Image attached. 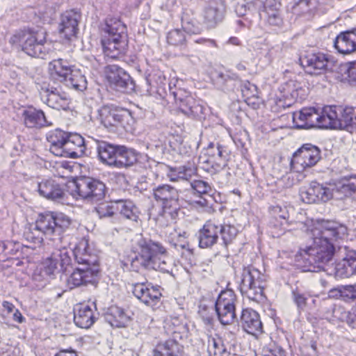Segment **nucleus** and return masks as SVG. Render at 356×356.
<instances>
[{
  "label": "nucleus",
  "mask_w": 356,
  "mask_h": 356,
  "mask_svg": "<svg viewBox=\"0 0 356 356\" xmlns=\"http://www.w3.org/2000/svg\"><path fill=\"white\" fill-rule=\"evenodd\" d=\"M49 74L51 80L64 83L67 86L78 91L87 88V81L81 70L71 65L67 60L58 58L49 63Z\"/></svg>",
  "instance_id": "nucleus-6"
},
{
  "label": "nucleus",
  "mask_w": 356,
  "mask_h": 356,
  "mask_svg": "<svg viewBox=\"0 0 356 356\" xmlns=\"http://www.w3.org/2000/svg\"><path fill=\"white\" fill-rule=\"evenodd\" d=\"M286 97L291 96L293 99H302L305 96L304 90L300 84L296 81L290 80L283 86Z\"/></svg>",
  "instance_id": "nucleus-44"
},
{
  "label": "nucleus",
  "mask_w": 356,
  "mask_h": 356,
  "mask_svg": "<svg viewBox=\"0 0 356 356\" xmlns=\"http://www.w3.org/2000/svg\"><path fill=\"white\" fill-rule=\"evenodd\" d=\"M241 92L248 104H254L255 100H258L257 87L249 81H246L242 85Z\"/></svg>",
  "instance_id": "nucleus-47"
},
{
  "label": "nucleus",
  "mask_w": 356,
  "mask_h": 356,
  "mask_svg": "<svg viewBox=\"0 0 356 356\" xmlns=\"http://www.w3.org/2000/svg\"><path fill=\"white\" fill-rule=\"evenodd\" d=\"M70 218L62 213L40 215L35 224L26 228L24 237L33 244L30 245L33 249L40 247L43 236L52 241L55 245H58L63 233L70 227Z\"/></svg>",
  "instance_id": "nucleus-3"
},
{
  "label": "nucleus",
  "mask_w": 356,
  "mask_h": 356,
  "mask_svg": "<svg viewBox=\"0 0 356 356\" xmlns=\"http://www.w3.org/2000/svg\"><path fill=\"white\" fill-rule=\"evenodd\" d=\"M22 117L24 124L29 128H40L51 124L48 122L44 112L41 110L33 108L24 110Z\"/></svg>",
  "instance_id": "nucleus-32"
},
{
  "label": "nucleus",
  "mask_w": 356,
  "mask_h": 356,
  "mask_svg": "<svg viewBox=\"0 0 356 356\" xmlns=\"http://www.w3.org/2000/svg\"><path fill=\"white\" fill-rule=\"evenodd\" d=\"M171 325H175V322L167 321V322H165V325H164V329H165L167 330V332L168 334H171L179 332V327H175V328L170 330V327Z\"/></svg>",
  "instance_id": "nucleus-63"
},
{
  "label": "nucleus",
  "mask_w": 356,
  "mask_h": 356,
  "mask_svg": "<svg viewBox=\"0 0 356 356\" xmlns=\"http://www.w3.org/2000/svg\"><path fill=\"white\" fill-rule=\"evenodd\" d=\"M208 353L209 356H229L230 353L223 343L222 340L218 337H209L208 339Z\"/></svg>",
  "instance_id": "nucleus-40"
},
{
  "label": "nucleus",
  "mask_w": 356,
  "mask_h": 356,
  "mask_svg": "<svg viewBox=\"0 0 356 356\" xmlns=\"http://www.w3.org/2000/svg\"><path fill=\"white\" fill-rule=\"evenodd\" d=\"M181 26L185 32L190 34H199L202 31V26L197 20L186 13L181 17Z\"/></svg>",
  "instance_id": "nucleus-42"
},
{
  "label": "nucleus",
  "mask_w": 356,
  "mask_h": 356,
  "mask_svg": "<svg viewBox=\"0 0 356 356\" xmlns=\"http://www.w3.org/2000/svg\"><path fill=\"white\" fill-rule=\"evenodd\" d=\"M47 140L49 143V151L55 156L75 159L85 153V140L76 133L57 129L47 134Z\"/></svg>",
  "instance_id": "nucleus-5"
},
{
  "label": "nucleus",
  "mask_w": 356,
  "mask_h": 356,
  "mask_svg": "<svg viewBox=\"0 0 356 356\" xmlns=\"http://www.w3.org/2000/svg\"><path fill=\"white\" fill-rule=\"evenodd\" d=\"M81 15L74 10H67L60 16L59 33L62 37L70 40L78 31V24Z\"/></svg>",
  "instance_id": "nucleus-21"
},
{
  "label": "nucleus",
  "mask_w": 356,
  "mask_h": 356,
  "mask_svg": "<svg viewBox=\"0 0 356 356\" xmlns=\"http://www.w3.org/2000/svg\"><path fill=\"white\" fill-rule=\"evenodd\" d=\"M98 273L99 270L96 265L78 267L67 280V285L70 289L86 285L92 282Z\"/></svg>",
  "instance_id": "nucleus-20"
},
{
  "label": "nucleus",
  "mask_w": 356,
  "mask_h": 356,
  "mask_svg": "<svg viewBox=\"0 0 356 356\" xmlns=\"http://www.w3.org/2000/svg\"><path fill=\"white\" fill-rule=\"evenodd\" d=\"M225 13L226 5L224 0H209L202 12L204 23L209 29L215 28L222 22Z\"/></svg>",
  "instance_id": "nucleus-17"
},
{
  "label": "nucleus",
  "mask_w": 356,
  "mask_h": 356,
  "mask_svg": "<svg viewBox=\"0 0 356 356\" xmlns=\"http://www.w3.org/2000/svg\"><path fill=\"white\" fill-rule=\"evenodd\" d=\"M118 147V145H113L106 142L98 143L97 149L101 161L108 165L113 166Z\"/></svg>",
  "instance_id": "nucleus-37"
},
{
  "label": "nucleus",
  "mask_w": 356,
  "mask_h": 356,
  "mask_svg": "<svg viewBox=\"0 0 356 356\" xmlns=\"http://www.w3.org/2000/svg\"><path fill=\"white\" fill-rule=\"evenodd\" d=\"M137 160V153L135 150L118 145L113 166L119 168H128L133 165Z\"/></svg>",
  "instance_id": "nucleus-31"
},
{
  "label": "nucleus",
  "mask_w": 356,
  "mask_h": 356,
  "mask_svg": "<svg viewBox=\"0 0 356 356\" xmlns=\"http://www.w3.org/2000/svg\"><path fill=\"white\" fill-rule=\"evenodd\" d=\"M312 186L314 188L316 197H317V202H327L334 196L333 188L325 186L316 181H312Z\"/></svg>",
  "instance_id": "nucleus-45"
},
{
  "label": "nucleus",
  "mask_w": 356,
  "mask_h": 356,
  "mask_svg": "<svg viewBox=\"0 0 356 356\" xmlns=\"http://www.w3.org/2000/svg\"><path fill=\"white\" fill-rule=\"evenodd\" d=\"M88 242L85 240L81 241L72 250L75 260L79 264L83 266H92L97 262L95 256L90 254L88 251Z\"/></svg>",
  "instance_id": "nucleus-35"
},
{
  "label": "nucleus",
  "mask_w": 356,
  "mask_h": 356,
  "mask_svg": "<svg viewBox=\"0 0 356 356\" xmlns=\"http://www.w3.org/2000/svg\"><path fill=\"white\" fill-rule=\"evenodd\" d=\"M348 82L356 85V60L350 62L347 70Z\"/></svg>",
  "instance_id": "nucleus-59"
},
{
  "label": "nucleus",
  "mask_w": 356,
  "mask_h": 356,
  "mask_svg": "<svg viewBox=\"0 0 356 356\" xmlns=\"http://www.w3.org/2000/svg\"><path fill=\"white\" fill-rule=\"evenodd\" d=\"M266 22L267 24L271 26L280 28L283 24V19L281 15V11L280 10H270V12H266Z\"/></svg>",
  "instance_id": "nucleus-50"
},
{
  "label": "nucleus",
  "mask_w": 356,
  "mask_h": 356,
  "mask_svg": "<svg viewBox=\"0 0 356 356\" xmlns=\"http://www.w3.org/2000/svg\"><path fill=\"white\" fill-rule=\"evenodd\" d=\"M236 297L231 289L222 291L216 301L215 309L220 322L222 325H229L236 318Z\"/></svg>",
  "instance_id": "nucleus-15"
},
{
  "label": "nucleus",
  "mask_w": 356,
  "mask_h": 356,
  "mask_svg": "<svg viewBox=\"0 0 356 356\" xmlns=\"http://www.w3.org/2000/svg\"><path fill=\"white\" fill-rule=\"evenodd\" d=\"M137 246L135 254L131 259V266L134 270L138 271L144 268L166 273H172L174 262L161 243L140 238Z\"/></svg>",
  "instance_id": "nucleus-2"
},
{
  "label": "nucleus",
  "mask_w": 356,
  "mask_h": 356,
  "mask_svg": "<svg viewBox=\"0 0 356 356\" xmlns=\"http://www.w3.org/2000/svg\"><path fill=\"white\" fill-rule=\"evenodd\" d=\"M268 277L252 266L244 267L241 274L240 289L250 300L260 302L264 300V289Z\"/></svg>",
  "instance_id": "nucleus-8"
},
{
  "label": "nucleus",
  "mask_w": 356,
  "mask_h": 356,
  "mask_svg": "<svg viewBox=\"0 0 356 356\" xmlns=\"http://www.w3.org/2000/svg\"><path fill=\"white\" fill-rule=\"evenodd\" d=\"M42 95L44 102L51 108L57 110L66 109L68 107L70 99L68 95L56 87H48Z\"/></svg>",
  "instance_id": "nucleus-22"
},
{
  "label": "nucleus",
  "mask_w": 356,
  "mask_h": 356,
  "mask_svg": "<svg viewBox=\"0 0 356 356\" xmlns=\"http://www.w3.org/2000/svg\"><path fill=\"white\" fill-rule=\"evenodd\" d=\"M61 241L58 243H60ZM58 247L59 245H56ZM72 250H67L65 248H58L51 254V259L54 261L60 270H66V268L71 264L70 254Z\"/></svg>",
  "instance_id": "nucleus-38"
},
{
  "label": "nucleus",
  "mask_w": 356,
  "mask_h": 356,
  "mask_svg": "<svg viewBox=\"0 0 356 356\" xmlns=\"http://www.w3.org/2000/svg\"><path fill=\"white\" fill-rule=\"evenodd\" d=\"M218 228L220 229L219 234H220L224 246L226 248L235 238L238 230L234 225L227 224L218 225Z\"/></svg>",
  "instance_id": "nucleus-46"
},
{
  "label": "nucleus",
  "mask_w": 356,
  "mask_h": 356,
  "mask_svg": "<svg viewBox=\"0 0 356 356\" xmlns=\"http://www.w3.org/2000/svg\"><path fill=\"white\" fill-rule=\"evenodd\" d=\"M40 195L51 200H61L65 195L63 189L55 181L44 180L38 184Z\"/></svg>",
  "instance_id": "nucleus-29"
},
{
  "label": "nucleus",
  "mask_w": 356,
  "mask_h": 356,
  "mask_svg": "<svg viewBox=\"0 0 356 356\" xmlns=\"http://www.w3.org/2000/svg\"><path fill=\"white\" fill-rule=\"evenodd\" d=\"M196 172L193 166H179L175 169H172L168 175L170 181H175L179 179H188L191 177Z\"/></svg>",
  "instance_id": "nucleus-43"
},
{
  "label": "nucleus",
  "mask_w": 356,
  "mask_h": 356,
  "mask_svg": "<svg viewBox=\"0 0 356 356\" xmlns=\"http://www.w3.org/2000/svg\"><path fill=\"white\" fill-rule=\"evenodd\" d=\"M205 154L219 165H225L229 156L226 148L218 143H209L205 149Z\"/></svg>",
  "instance_id": "nucleus-36"
},
{
  "label": "nucleus",
  "mask_w": 356,
  "mask_h": 356,
  "mask_svg": "<svg viewBox=\"0 0 356 356\" xmlns=\"http://www.w3.org/2000/svg\"><path fill=\"white\" fill-rule=\"evenodd\" d=\"M300 196L302 202L307 204L317 203V197H316L312 183L307 188L300 191Z\"/></svg>",
  "instance_id": "nucleus-54"
},
{
  "label": "nucleus",
  "mask_w": 356,
  "mask_h": 356,
  "mask_svg": "<svg viewBox=\"0 0 356 356\" xmlns=\"http://www.w3.org/2000/svg\"><path fill=\"white\" fill-rule=\"evenodd\" d=\"M292 298L298 309H303L305 307L308 298L307 294L295 289L292 291Z\"/></svg>",
  "instance_id": "nucleus-56"
},
{
  "label": "nucleus",
  "mask_w": 356,
  "mask_h": 356,
  "mask_svg": "<svg viewBox=\"0 0 356 356\" xmlns=\"http://www.w3.org/2000/svg\"><path fill=\"white\" fill-rule=\"evenodd\" d=\"M102 44L106 56L115 59L122 56L127 49L126 26L115 17L106 18L101 26Z\"/></svg>",
  "instance_id": "nucleus-4"
},
{
  "label": "nucleus",
  "mask_w": 356,
  "mask_h": 356,
  "mask_svg": "<svg viewBox=\"0 0 356 356\" xmlns=\"http://www.w3.org/2000/svg\"><path fill=\"white\" fill-rule=\"evenodd\" d=\"M334 196L337 199L351 197L356 198V177L343 179L333 188Z\"/></svg>",
  "instance_id": "nucleus-33"
},
{
  "label": "nucleus",
  "mask_w": 356,
  "mask_h": 356,
  "mask_svg": "<svg viewBox=\"0 0 356 356\" xmlns=\"http://www.w3.org/2000/svg\"><path fill=\"white\" fill-rule=\"evenodd\" d=\"M116 211L127 219L136 220L137 218V209L134 204L133 202L129 200H119L115 201Z\"/></svg>",
  "instance_id": "nucleus-39"
},
{
  "label": "nucleus",
  "mask_w": 356,
  "mask_h": 356,
  "mask_svg": "<svg viewBox=\"0 0 356 356\" xmlns=\"http://www.w3.org/2000/svg\"><path fill=\"white\" fill-rule=\"evenodd\" d=\"M330 296L341 298L345 301L355 300L356 299V284L341 286L331 289Z\"/></svg>",
  "instance_id": "nucleus-41"
},
{
  "label": "nucleus",
  "mask_w": 356,
  "mask_h": 356,
  "mask_svg": "<svg viewBox=\"0 0 356 356\" xmlns=\"http://www.w3.org/2000/svg\"><path fill=\"white\" fill-rule=\"evenodd\" d=\"M300 61L307 73L318 75L326 72L329 59L327 56L318 52L308 54L301 57Z\"/></svg>",
  "instance_id": "nucleus-19"
},
{
  "label": "nucleus",
  "mask_w": 356,
  "mask_h": 356,
  "mask_svg": "<svg viewBox=\"0 0 356 356\" xmlns=\"http://www.w3.org/2000/svg\"><path fill=\"white\" fill-rule=\"evenodd\" d=\"M153 195L161 204L164 216L175 220L180 207L177 189L169 184H161L153 189Z\"/></svg>",
  "instance_id": "nucleus-10"
},
{
  "label": "nucleus",
  "mask_w": 356,
  "mask_h": 356,
  "mask_svg": "<svg viewBox=\"0 0 356 356\" xmlns=\"http://www.w3.org/2000/svg\"><path fill=\"white\" fill-rule=\"evenodd\" d=\"M185 40L184 31L180 29L172 30L168 32L167 35L168 43L175 46L182 44Z\"/></svg>",
  "instance_id": "nucleus-51"
},
{
  "label": "nucleus",
  "mask_w": 356,
  "mask_h": 356,
  "mask_svg": "<svg viewBox=\"0 0 356 356\" xmlns=\"http://www.w3.org/2000/svg\"><path fill=\"white\" fill-rule=\"evenodd\" d=\"M55 356H77L74 350H63L58 353Z\"/></svg>",
  "instance_id": "nucleus-64"
},
{
  "label": "nucleus",
  "mask_w": 356,
  "mask_h": 356,
  "mask_svg": "<svg viewBox=\"0 0 356 356\" xmlns=\"http://www.w3.org/2000/svg\"><path fill=\"white\" fill-rule=\"evenodd\" d=\"M105 321L114 327H124L130 322L131 316L124 309L112 306L104 315Z\"/></svg>",
  "instance_id": "nucleus-27"
},
{
  "label": "nucleus",
  "mask_w": 356,
  "mask_h": 356,
  "mask_svg": "<svg viewBox=\"0 0 356 356\" xmlns=\"http://www.w3.org/2000/svg\"><path fill=\"white\" fill-rule=\"evenodd\" d=\"M149 80L154 83L159 89L165 90L167 80L163 73L161 71H155L149 75Z\"/></svg>",
  "instance_id": "nucleus-55"
},
{
  "label": "nucleus",
  "mask_w": 356,
  "mask_h": 356,
  "mask_svg": "<svg viewBox=\"0 0 356 356\" xmlns=\"http://www.w3.org/2000/svg\"><path fill=\"white\" fill-rule=\"evenodd\" d=\"M191 186L193 191L199 195L207 194L212 191L209 184L203 180H193L191 182Z\"/></svg>",
  "instance_id": "nucleus-53"
},
{
  "label": "nucleus",
  "mask_w": 356,
  "mask_h": 356,
  "mask_svg": "<svg viewBox=\"0 0 356 356\" xmlns=\"http://www.w3.org/2000/svg\"><path fill=\"white\" fill-rule=\"evenodd\" d=\"M169 96L172 97L180 111L189 117L201 119L204 118L205 108L200 100H196L191 94L181 88L172 90L170 85H168ZM168 96V94H166Z\"/></svg>",
  "instance_id": "nucleus-12"
},
{
  "label": "nucleus",
  "mask_w": 356,
  "mask_h": 356,
  "mask_svg": "<svg viewBox=\"0 0 356 356\" xmlns=\"http://www.w3.org/2000/svg\"><path fill=\"white\" fill-rule=\"evenodd\" d=\"M321 159V151L312 144L303 145L296 151L291 161V170L300 174L299 180L305 178L302 172L307 168L314 166Z\"/></svg>",
  "instance_id": "nucleus-11"
},
{
  "label": "nucleus",
  "mask_w": 356,
  "mask_h": 356,
  "mask_svg": "<svg viewBox=\"0 0 356 356\" xmlns=\"http://www.w3.org/2000/svg\"><path fill=\"white\" fill-rule=\"evenodd\" d=\"M183 347L173 339L160 342L154 350V356H182Z\"/></svg>",
  "instance_id": "nucleus-34"
},
{
  "label": "nucleus",
  "mask_w": 356,
  "mask_h": 356,
  "mask_svg": "<svg viewBox=\"0 0 356 356\" xmlns=\"http://www.w3.org/2000/svg\"><path fill=\"white\" fill-rule=\"evenodd\" d=\"M47 33L43 29L21 31L10 38V43L21 47L28 55L44 58L51 49L46 40Z\"/></svg>",
  "instance_id": "nucleus-7"
},
{
  "label": "nucleus",
  "mask_w": 356,
  "mask_h": 356,
  "mask_svg": "<svg viewBox=\"0 0 356 356\" xmlns=\"http://www.w3.org/2000/svg\"><path fill=\"white\" fill-rule=\"evenodd\" d=\"M312 243L301 250L302 256L319 269L332 260L337 244L348 234L347 227L334 221L317 220L307 231Z\"/></svg>",
  "instance_id": "nucleus-1"
},
{
  "label": "nucleus",
  "mask_w": 356,
  "mask_h": 356,
  "mask_svg": "<svg viewBox=\"0 0 356 356\" xmlns=\"http://www.w3.org/2000/svg\"><path fill=\"white\" fill-rule=\"evenodd\" d=\"M334 47L341 54L356 51V29L341 32L334 41Z\"/></svg>",
  "instance_id": "nucleus-23"
},
{
  "label": "nucleus",
  "mask_w": 356,
  "mask_h": 356,
  "mask_svg": "<svg viewBox=\"0 0 356 356\" xmlns=\"http://www.w3.org/2000/svg\"><path fill=\"white\" fill-rule=\"evenodd\" d=\"M325 114L327 118L325 124L327 129H345L350 133L356 131V110L353 107L325 106Z\"/></svg>",
  "instance_id": "nucleus-9"
},
{
  "label": "nucleus",
  "mask_w": 356,
  "mask_h": 356,
  "mask_svg": "<svg viewBox=\"0 0 356 356\" xmlns=\"http://www.w3.org/2000/svg\"><path fill=\"white\" fill-rule=\"evenodd\" d=\"M95 321L92 306L86 304L77 305L74 308V321L81 328H89Z\"/></svg>",
  "instance_id": "nucleus-28"
},
{
  "label": "nucleus",
  "mask_w": 356,
  "mask_h": 356,
  "mask_svg": "<svg viewBox=\"0 0 356 356\" xmlns=\"http://www.w3.org/2000/svg\"><path fill=\"white\" fill-rule=\"evenodd\" d=\"M335 275L341 278L356 275V252H350L345 258L337 263Z\"/></svg>",
  "instance_id": "nucleus-30"
},
{
  "label": "nucleus",
  "mask_w": 356,
  "mask_h": 356,
  "mask_svg": "<svg viewBox=\"0 0 356 356\" xmlns=\"http://www.w3.org/2000/svg\"><path fill=\"white\" fill-rule=\"evenodd\" d=\"M74 185L77 195L90 202H97L105 197L106 186L99 180L88 177H81L74 181Z\"/></svg>",
  "instance_id": "nucleus-13"
},
{
  "label": "nucleus",
  "mask_w": 356,
  "mask_h": 356,
  "mask_svg": "<svg viewBox=\"0 0 356 356\" xmlns=\"http://www.w3.org/2000/svg\"><path fill=\"white\" fill-rule=\"evenodd\" d=\"M131 291L140 302L152 307L156 305L161 296L159 286H154L148 282L133 284Z\"/></svg>",
  "instance_id": "nucleus-18"
},
{
  "label": "nucleus",
  "mask_w": 356,
  "mask_h": 356,
  "mask_svg": "<svg viewBox=\"0 0 356 356\" xmlns=\"http://www.w3.org/2000/svg\"><path fill=\"white\" fill-rule=\"evenodd\" d=\"M107 79L111 88L121 92H129L134 88V82L122 68L117 65L108 67Z\"/></svg>",
  "instance_id": "nucleus-16"
},
{
  "label": "nucleus",
  "mask_w": 356,
  "mask_h": 356,
  "mask_svg": "<svg viewBox=\"0 0 356 356\" xmlns=\"http://www.w3.org/2000/svg\"><path fill=\"white\" fill-rule=\"evenodd\" d=\"M241 322L243 330L252 335L262 332V323L259 314L252 309L242 311Z\"/></svg>",
  "instance_id": "nucleus-24"
},
{
  "label": "nucleus",
  "mask_w": 356,
  "mask_h": 356,
  "mask_svg": "<svg viewBox=\"0 0 356 356\" xmlns=\"http://www.w3.org/2000/svg\"><path fill=\"white\" fill-rule=\"evenodd\" d=\"M219 233L218 225L211 221L207 222L198 232L199 246L201 248L212 247L217 243Z\"/></svg>",
  "instance_id": "nucleus-26"
},
{
  "label": "nucleus",
  "mask_w": 356,
  "mask_h": 356,
  "mask_svg": "<svg viewBox=\"0 0 356 356\" xmlns=\"http://www.w3.org/2000/svg\"><path fill=\"white\" fill-rule=\"evenodd\" d=\"M101 122L106 127H124V122L130 118V113L127 110H109L103 108L100 111Z\"/></svg>",
  "instance_id": "nucleus-25"
},
{
  "label": "nucleus",
  "mask_w": 356,
  "mask_h": 356,
  "mask_svg": "<svg viewBox=\"0 0 356 356\" xmlns=\"http://www.w3.org/2000/svg\"><path fill=\"white\" fill-rule=\"evenodd\" d=\"M189 204L195 208H203L207 206V200L200 195L199 200H189Z\"/></svg>",
  "instance_id": "nucleus-62"
},
{
  "label": "nucleus",
  "mask_w": 356,
  "mask_h": 356,
  "mask_svg": "<svg viewBox=\"0 0 356 356\" xmlns=\"http://www.w3.org/2000/svg\"><path fill=\"white\" fill-rule=\"evenodd\" d=\"M269 211L273 218L275 219L280 218L284 220L285 224L286 223V220L289 216L286 207H282L279 204L273 205L269 208Z\"/></svg>",
  "instance_id": "nucleus-52"
},
{
  "label": "nucleus",
  "mask_w": 356,
  "mask_h": 356,
  "mask_svg": "<svg viewBox=\"0 0 356 356\" xmlns=\"http://www.w3.org/2000/svg\"><path fill=\"white\" fill-rule=\"evenodd\" d=\"M264 12H270V10H280V3L278 0H266L264 3Z\"/></svg>",
  "instance_id": "nucleus-61"
},
{
  "label": "nucleus",
  "mask_w": 356,
  "mask_h": 356,
  "mask_svg": "<svg viewBox=\"0 0 356 356\" xmlns=\"http://www.w3.org/2000/svg\"><path fill=\"white\" fill-rule=\"evenodd\" d=\"M327 118L325 114V106L321 112L313 107L303 108L293 113V122L296 129H311L318 127L327 129L325 120Z\"/></svg>",
  "instance_id": "nucleus-14"
},
{
  "label": "nucleus",
  "mask_w": 356,
  "mask_h": 356,
  "mask_svg": "<svg viewBox=\"0 0 356 356\" xmlns=\"http://www.w3.org/2000/svg\"><path fill=\"white\" fill-rule=\"evenodd\" d=\"M170 243L176 248L184 249L188 245L186 241V232L171 234Z\"/></svg>",
  "instance_id": "nucleus-57"
},
{
  "label": "nucleus",
  "mask_w": 356,
  "mask_h": 356,
  "mask_svg": "<svg viewBox=\"0 0 356 356\" xmlns=\"http://www.w3.org/2000/svg\"><path fill=\"white\" fill-rule=\"evenodd\" d=\"M60 268L58 264L51 259V257L47 258L43 262V273L47 275L51 276L55 273L56 270H59Z\"/></svg>",
  "instance_id": "nucleus-58"
},
{
  "label": "nucleus",
  "mask_w": 356,
  "mask_h": 356,
  "mask_svg": "<svg viewBox=\"0 0 356 356\" xmlns=\"http://www.w3.org/2000/svg\"><path fill=\"white\" fill-rule=\"evenodd\" d=\"M257 8L253 1L246 2L245 1H238L235 6V12L239 17L245 16L248 13L256 12Z\"/></svg>",
  "instance_id": "nucleus-49"
},
{
  "label": "nucleus",
  "mask_w": 356,
  "mask_h": 356,
  "mask_svg": "<svg viewBox=\"0 0 356 356\" xmlns=\"http://www.w3.org/2000/svg\"><path fill=\"white\" fill-rule=\"evenodd\" d=\"M322 1L323 0H300L299 5L301 7L307 6L309 8L308 11L314 13Z\"/></svg>",
  "instance_id": "nucleus-60"
},
{
  "label": "nucleus",
  "mask_w": 356,
  "mask_h": 356,
  "mask_svg": "<svg viewBox=\"0 0 356 356\" xmlns=\"http://www.w3.org/2000/svg\"><path fill=\"white\" fill-rule=\"evenodd\" d=\"M114 205H115V201L111 202H102L98 204L95 208V211L100 218L111 217L116 212Z\"/></svg>",
  "instance_id": "nucleus-48"
}]
</instances>
